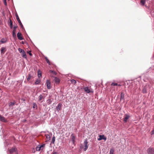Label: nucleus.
Listing matches in <instances>:
<instances>
[{
  "label": "nucleus",
  "mask_w": 154,
  "mask_h": 154,
  "mask_svg": "<svg viewBox=\"0 0 154 154\" xmlns=\"http://www.w3.org/2000/svg\"><path fill=\"white\" fill-rule=\"evenodd\" d=\"M16 17L17 20V21H18V22L19 23L21 27L22 28H23V26L22 25V24L19 19V18L17 14L16 15Z\"/></svg>",
  "instance_id": "20e7f679"
},
{
  "label": "nucleus",
  "mask_w": 154,
  "mask_h": 154,
  "mask_svg": "<svg viewBox=\"0 0 154 154\" xmlns=\"http://www.w3.org/2000/svg\"><path fill=\"white\" fill-rule=\"evenodd\" d=\"M55 137L54 136L53 137H52V140L51 143H53L54 144V142L55 141Z\"/></svg>",
  "instance_id": "5701e85b"
},
{
  "label": "nucleus",
  "mask_w": 154,
  "mask_h": 154,
  "mask_svg": "<svg viewBox=\"0 0 154 154\" xmlns=\"http://www.w3.org/2000/svg\"><path fill=\"white\" fill-rule=\"evenodd\" d=\"M46 84L47 85V88L48 89H50L51 88V82L49 80H47Z\"/></svg>",
  "instance_id": "9d476101"
},
{
  "label": "nucleus",
  "mask_w": 154,
  "mask_h": 154,
  "mask_svg": "<svg viewBox=\"0 0 154 154\" xmlns=\"http://www.w3.org/2000/svg\"><path fill=\"white\" fill-rule=\"evenodd\" d=\"M8 151L10 153H12L14 152L16 153H17V149L15 148L12 147L10 149H8Z\"/></svg>",
  "instance_id": "f257e3e1"
},
{
  "label": "nucleus",
  "mask_w": 154,
  "mask_h": 154,
  "mask_svg": "<svg viewBox=\"0 0 154 154\" xmlns=\"http://www.w3.org/2000/svg\"><path fill=\"white\" fill-rule=\"evenodd\" d=\"M16 32H14V31H13L12 32V35L14 38H16Z\"/></svg>",
  "instance_id": "b1692460"
},
{
  "label": "nucleus",
  "mask_w": 154,
  "mask_h": 154,
  "mask_svg": "<svg viewBox=\"0 0 154 154\" xmlns=\"http://www.w3.org/2000/svg\"><path fill=\"white\" fill-rule=\"evenodd\" d=\"M17 26L16 25H14V30L13 31H14V32H16V29L17 28Z\"/></svg>",
  "instance_id": "393cba45"
},
{
  "label": "nucleus",
  "mask_w": 154,
  "mask_h": 154,
  "mask_svg": "<svg viewBox=\"0 0 154 154\" xmlns=\"http://www.w3.org/2000/svg\"><path fill=\"white\" fill-rule=\"evenodd\" d=\"M142 93H146V89L145 88H144L142 90Z\"/></svg>",
  "instance_id": "a878e982"
},
{
  "label": "nucleus",
  "mask_w": 154,
  "mask_h": 154,
  "mask_svg": "<svg viewBox=\"0 0 154 154\" xmlns=\"http://www.w3.org/2000/svg\"><path fill=\"white\" fill-rule=\"evenodd\" d=\"M17 35L18 39L20 40H21L23 39V38L22 36V34L20 32H18Z\"/></svg>",
  "instance_id": "6e6552de"
},
{
  "label": "nucleus",
  "mask_w": 154,
  "mask_h": 154,
  "mask_svg": "<svg viewBox=\"0 0 154 154\" xmlns=\"http://www.w3.org/2000/svg\"><path fill=\"white\" fill-rule=\"evenodd\" d=\"M145 0H140V3L142 5H143L145 4Z\"/></svg>",
  "instance_id": "412c9836"
},
{
  "label": "nucleus",
  "mask_w": 154,
  "mask_h": 154,
  "mask_svg": "<svg viewBox=\"0 0 154 154\" xmlns=\"http://www.w3.org/2000/svg\"><path fill=\"white\" fill-rule=\"evenodd\" d=\"M45 60H46V62H47V63H48L49 65H51V63L49 60H48V58L47 57H45Z\"/></svg>",
  "instance_id": "a211bd4d"
},
{
  "label": "nucleus",
  "mask_w": 154,
  "mask_h": 154,
  "mask_svg": "<svg viewBox=\"0 0 154 154\" xmlns=\"http://www.w3.org/2000/svg\"><path fill=\"white\" fill-rule=\"evenodd\" d=\"M21 54L22 55V56L23 57L26 59L27 58V57L24 50L23 51V52L22 53H21Z\"/></svg>",
  "instance_id": "dca6fc26"
},
{
  "label": "nucleus",
  "mask_w": 154,
  "mask_h": 154,
  "mask_svg": "<svg viewBox=\"0 0 154 154\" xmlns=\"http://www.w3.org/2000/svg\"><path fill=\"white\" fill-rule=\"evenodd\" d=\"M51 71L52 73H53V74H54L55 75H56V72H55L54 71Z\"/></svg>",
  "instance_id": "58836bf2"
},
{
  "label": "nucleus",
  "mask_w": 154,
  "mask_h": 154,
  "mask_svg": "<svg viewBox=\"0 0 154 154\" xmlns=\"http://www.w3.org/2000/svg\"><path fill=\"white\" fill-rule=\"evenodd\" d=\"M113 86H120V85H119L117 83H112L111 84Z\"/></svg>",
  "instance_id": "cd10ccee"
},
{
  "label": "nucleus",
  "mask_w": 154,
  "mask_h": 154,
  "mask_svg": "<svg viewBox=\"0 0 154 154\" xmlns=\"http://www.w3.org/2000/svg\"><path fill=\"white\" fill-rule=\"evenodd\" d=\"M52 154H57V153L56 152H53Z\"/></svg>",
  "instance_id": "a19ab883"
},
{
  "label": "nucleus",
  "mask_w": 154,
  "mask_h": 154,
  "mask_svg": "<svg viewBox=\"0 0 154 154\" xmlns=\"http://www.w3.org/2000/svg\"><path fill=\"white\" fill-rule=\"evenodd\" d=\"M45 146V144H42L41 146L40 145V146L41 147V149H42V147H44Z\"/></svg>",
  "instance_id": "f704fd0d"
},
{
  "label": "nucleus",
  "mask_w": 154,
  "mask_h": 154,
  "mask_svg": "<svg viewBox=\"0 0 154 154\" xmlns=\"http://www.w3.org/2000/svg\"><path fill=\"white\" fill-rule=\"evenodd\" d=\"M43 96L42 95V94H41L39 96V101L41 100L43 98Z\"/></svg>",
  "instance_id": "c85d7f7f"
},
{
  "label": "nucleus",
  "mask_w": 154,
  "mask_h": 154,
  "mask_svg": "<svg viewBox=\"0 0 154 154\" xmlns=\"http://www.w3.org/2000/svg\"><path fill=\"white\" fill-rule=\"evenodd\" d=\"M130 116L128 115H125L124 119V121L126 122L127 121L128 119L129 118Z\"/></svg>",
  "instance_id": "2eb2a0df"
},
{
  "label": "nucleus",
  "mask_w": 154,
  "mask_h": 154,
  "mask_svg": "<svg viewBox=\"0 0 154 154\" xmlns=\"http://www.w3.org/2000/svg\"><path fill=\"white\" fill-rule=\"evenodd\" d=\"M7 42V39L6 38H3L1 39V42L2 43H5Z\"/></svg>",
  "instance_id": "6ab92c4d"
},
{
  "label": "nucleus",
  "mask_w": 154,
  "mask_h": 154,
  "mask_svg": "<svg viewBox=\"0 0 154 154\" xmlns=\"http://www.w3.org/2000/svg\"><path fill=\"white\" fill-rule=\"evenodd\" d=\"M85 91L87 93H89L90 92H93V91H91L87 87H86L84 88Z\"/></svg>",
  "instance_id": "9b49d317"
},
{
  "label": "nucleus",
  "mask_w": 154,
  "mask_h": 154,
  "mask_svg": "<svg viewBox=\"0 0 154 154\" xmlns=\"http://www.w3.org/2000/svg\"><path fill=\"white\" fill-rule=\"evenodd\" d=\"M114 152V150L112 149H111L110 151V154H113Z\"/></svg>",
  "instance_id": "2f4dec72"
},
{
  "label": "nucleus",
  "mask_w": 154,
  "mask_h": 154,
  "mask_svg": "<svg viewBox=\"0 0 154 154\" xmlns=\"http://www.w3.org/2000/svg\"><path fill=\"white\" fill-rule=\"evenodd\" d=\"M42 75L41 73H39V72L38 73V77H40V76H41Z\"/></svg>",
  "instance_id": "4c0bfd02"
},
{
  "label": "nucleus",
  "mask_w": 154,
  "mask_h": 154,
  "mask_svg": "<svg viewBox=\"0 0 154 154\" xmlns=\"http://www.w3.org/2000/svg\"><path fill=\"white\" fill-rule=\"evenodd\" d=\"M41 82V80L40 79H38L36 80V82H35V85H38Z\"/></svg>",
  "instance_id": "f3484780"
},
{
  "label": "nucleus",
  "mask_w": 154,
  "mask_h": 154,
  "mask_svg": "<svg viewBox=\"0 0 154 154\" xmlns=\"http://www.w3.org/2000/svg\"><path fill=\"white\" fill-rule=\"evenodd\" d=\"M62 106V104L61 103H59L56 107V110L58 112H59L61 110Z\"/></svg>",
  "instance_id": "0eeeda50"
},
{
  "label": "nucleus",
  "mask_w": 154,
  "mask_h": 154,
  "mask_svg": "<svg viewBox=\"0 0 154 154\" xmlns=\"http://www.w3.org/2000/svg\"><path fill=\"white\" fill-rule=\"evenodd\" d=\"M71 82L72 84H76V81L75 80L73 79L71 80Z\"/></svg>",
  "instance_id": "bb28decb"
},
{
  "label": "nucleus",
  "mask_w": 154,
  "mask_h": 154,
  "mask_svg": "<svg viewBox=\"0 0 154 154\" xmlns=\"http://www.w3.org/2000/svg\"><path fill=\"white\" fill-rule=\"evenodd\" d=\"M3 2H4V3L5 5H7V2H6V0H3Z\"/></svg>",
  "instance_id": "e433bc0d"
},
{
  "label": "nucleus",
  "mask_w": 154,
  "mask_h": 154,
  "mask_svg": "<svg viewBox=\"0 0 154 154\" xmlns=\"http://www.w3.org/2000/svg\"><path fill=\"white\" fill-rule=\"evenodd\" d=\"M106 137L104 135H100L99 136V138L97 139L98 140H106Z\"/></svg>",
  "instance_id": "39448f33"
},
{
  "label": "nucleus",
  "mask_w": 154,
  "mask_h": 154,
  "mask_svg": "<svg viewBox=\"0 0 154 154\" xmlns=\"http://www.w3.org/2000/svg\"><path fill=\"white\" fill-rule=\"evenodd\" d=\"M147 152L149 154H154V149L153 148H149L147 150Z\"/></svg>",
  "instance_id": "7ed1b4c3"
},
{
  "label": "nucleus",
  "mask_w": 154,
  "mask_h": 154,
  "mask_svg": "<svg viewBox=\"0 0 154 154\" xmlns=\"http://www.w3.org/2000/svg\"><path fill=\"white\" fill-rule=\"evenodd\" d=\"M88 142L87 141V140L86 139L84 141V145L85 146L84 147V150L85 151L87 149L88 147Z\"/></svg>",
  "instance_id": "f03ea898"
},
{
  "label": "nucleus",
  "mask_w": 154,
  "mask_h": 154,
  "mask_svg": "<svg viewBox=\"0 0 154 154\" xmlns=\"http://www.w3.org/2000/svg\"><path fill=\"white\" fill-rule=\"evenodd\" d=\"M14 105V103L13 102H11L9 103L10 106H13Z\"/></svg>",
  "instance_id": "473e14b6"
},
{
  "label": "nucleus",
  "mask_w": 154,
  "mask_h": 154,
  "mask_svg": "<svg viewBox=\"0 0 154 154\" xmlns=\"http://www.w3.org/2000/svg\"><path fill=\"white\" fill-rule=\"evenodd\" d=\"M154 134V129L151 132V135Z\"/></svg>",
  "instance_id": "ea45409f"
},
{
  "label": "nucleus",
  "mask_w": 154,
  "mask_h": 154,
  "mask_svg": "<svg viewBox=\"0 0 154 154\" xmlns=\"http://www.w3.org/2000/svg\"><path fill=\"white\" fill-rule=\"evenodd\" d=\"M71 141L73 144H74L75 142V137L74 134H72L71 135Z\"/></svg>",
  "instance_id": "1a4fd4ad"
},
{
  "label": "nucleus",
  "mask_w": 154,
  "mask_h": 154,
  "mask_svg": "<svg viewBox=\"0 0 154 154\" xmlns=\"http://www.w3.org/2000/svg\"><path fill=\"white\" fill-rule=\"evenodd\" d=\"M10 26L11 28V29L13 27V23H12V21L11 20H10Z\"/></svg>",
  "instance_id": "4be33fe9"
},
{
  "label": "nucleus",
  "mask_w": 154,
  "mask_h": 154,
  "mask_svg": "<svg viewBox=\"0 0 154 154\" xmlns=\"http://www.w3.org/2000/svg\"><path fill=\"white\" fill-rule=\"evenodd\" d=\"M124 94L123 92H122L121 94V97L120 98V101L121 102H122L123 103L124 102Z\"/></svg>",
  "instance_id": "423d86ee"
},
{
  "label": "nucleus",
  "mask_w": 154,
  "mask_h": 154,
  "mask_svg": "<svg viewBox=\"0 0 154 154\" xmlns=\"http://www.w3.org/2000/svg\"><path fill=\"white\" fill-rule=\"evenodd\" d=\"M41 149L42 150V149H41L40 145H38L36 148V150L37 151H39Z\"/></svg>",
  "instance_id": "aec40b11"
},
{
  "label": "nucleus",
  "mask_w": 154,
  "mask_h": 154,
  "mask_svg": "<svg viewBox=\"0 0 154 154\" xmlns=\"http://www.w3.org/2000/svg\"><path fill=\"white\" fill-rule=\"evenodd\" d=\"M31 77H32V76H31L30 74H29L28 77L27 79V81H29L30 79L31 78Z\"/></svg>",
  "instance_id": "c756f323"
},
{
  "label": "nucleus",
  "mask_w": 154,
  "mask_h": 154,
  "mask_svg": "<svg viewBox=\"0 0 154 154\" xmlns=\"http://www.w3.org/2000/svg\"><path fill=\"white\" fill-rule=\"evenodd\" d=\"M6 51V49L5 47H2L1 48V53L4 54Z\"/></svg>",
  "instance_id": "f8f14e48"
},
{
  "label": "nucleus",
  "mask_w": 154,
  "mask_h": 154,
  "mask_svg": "<svg viewBox=\"0 0 154 154\" xmlns=\"http://www.w3.org/2000/svg\"><path fill=\"white\" fill-rule=\"evenodd\" d=\"M18 51L20 53H22L23 52L24 50L20 48H19L18 49Z\"/></svg>",
  "instance_id": "7c9ffc66"
},
{
  "label": "nucleus",
  "mask_w": 154,
  "mask_h": 154,
  "mask_svg": "<svg viewBox=\"0 0 154 154\" xmlns=\"http://www.w3.org/2000/svg\"><path fill=\"white\" fill-rule=\"evenodd\" d=\"M54 80L55 81V83L57 84H59L60 81L59 78L56 77H55Z\"/></svg>",
  "instance_id": "ddd939ff"
},
{
  "label": "nucleus",
  "mask_w": 154,
  "mask_h": 154,
  "mask_svg": "<svg viewBox=\"0 0 154 154\" xmlns=\"http://www.w3.org/2000/svg\"><path fill=\"white\" fill-rule=\"evenodd\" d=\"M46 138L47 140H49L50 139V136L49 135H46Z\"/></svg>",
  "instance_id": "72a5a7b5"
},
{
  "label": "nucleus",
  "mask_w": 154,
  "mask_h": 154,
  "mask_svg": "<svg viewBox=\"0 0 154 154\" xmlns=\"http://www.w3.org/2000/svg\"><path fill=\"white\" fill-rule=\"evenodd\" d=\"M33 105H34V106H33V108H35V106L36 105V104H34Z\"/></svg>",
  "instance_id": "79ce46f5"
},
{
  "label": "nucleus",
  "mask_w": 154,
  "mask_h": 154,
  "mask_svg": "<svg viewBox=\"0 0 154 154\" xmlns=\"http://www.w3.org/2000/svg\"><path fill=\"white\" fill-rule=\"evenodd\" d=\"M0 121L3 122H6L7 121L6 119L1 115H0Z\"/></svg>",
  "instance_id": "4468645a"
},
{
  "label": "nucleus",
  "mask_w": 154,
  "mask_h": 154,
  "mask_svg": "<svg viewBox=\"0 0 154 154\" xmlns=\"http://www.w3.org/2000/svg\"><path fill=\"white\" fill-rule=\"evenodd\" d=\"M22 44H24V43H23V42H22Z\"/></svg>",
  "instance_id": "37998d69"
},
{
  "label": "nucleus",
  "mask_w": 154,
  "mask_h": 154,
  "mask_svg": "<svg viewBox=\"0 0 154 154\" xmlns=\"http://www.w3.org/2000/svg\"><path fill=\"white\" fill-rule=\"evenodd\" d=\"M27 53L29 54V55L30 56H32V54L31 53V51H29V52L27 51Z\"/></svg>",
  "instance_id": "c9c22d12"
}]
</instances>
